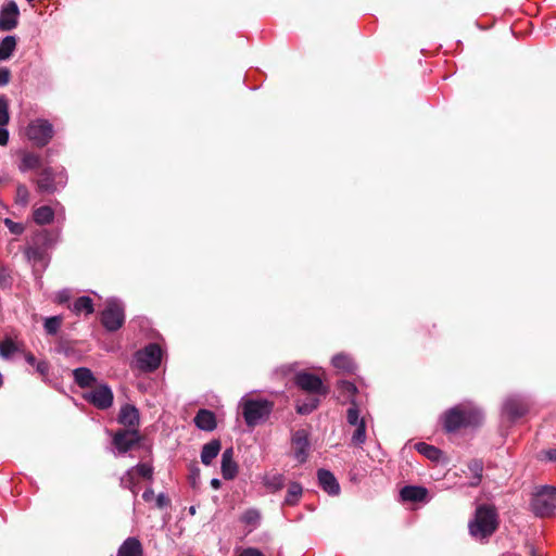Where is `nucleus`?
Listing matches in <instances>:
<instances>
[{
  "label": "nucleus",
  "mask_w": 556,
  "mask_h": 556,
  "mask_svg": "<svg viewBox=\"0 0 556 556\" xmlns=\"http://www.w3.org/2000/svg\"><path fill=\"white\" fill-rule=\"evenodd\" d=\"M58 235L53 231L41 229L36 231L24 250L25 257L35 270H45L49 264L48 251L56 242Z\"/></svg>",
  "instance_id": "obj_1"
},
{
  "label": "nucleus",
  "mask_w": 556,
  "mask_h": 556,
  "mask_svg": "<svg viewBox=\"0 0 556 556\" xmlns=\"http://www.w3.org/2000/svg\"><path fill=\"white\" fill-rule=\"evenodd\" d=\"M482 419V412L470 403L455 405L442 416L443 427L446 432H455L460 428L478 426Z\"/></svg>",
  "instance_id": "obj_2"
},
{
  "label": "nucleus",
  "mask_w": 556,
  "mask_h": 556,
  "mask_svg": "<svg viewBox=\"0 0 556 556\" xmlns=\"http://www.w3.org/2000/svg\"><path fill=\"white\" fill-rule=\"evenodd\" d=\"M498 527V514L494 505L481 504L476 508L473 519L469 521L470 535L477 541L488 540Z\"/></svg>",
  "instance_id": "obj_3"
},
{
  "label": "nucleus",
  "mask_w": 556,
  "mask_h": 556,
  "mask_svg": "<svg viewBox=\"0 0 556 556\" xmlns=\"http://www.w3.org/2000/svg\"><path fill=\"white\" fill-rule=\"evenodd\" d=\"M239 406L248 427H255L265 422L274 409V403L266 399H251L243 396Z\"/></svg>",
  "instance_id": "obj_4"
},
{
  "label": "nucleus",
  "mask_w": 556,
  "mask_h": 556,
  "mask_svg": "<svg viewBox=\"0 0 556 556\" xmlns=\"http://www.w3.org/2000/svg\"><path fill=\"white\" fill-rule=\"evenodd\" d=\"M530 508L536 517L552 516L556 509V488L551 485L538 486L532 493Z\"/></svg>",
  "instance_id": "obj_5"
},
{
  "label": "nucleus",
  "mask_w": 556,
  "mask_h": 556,
  "mask_svg": "<svg viewBox=\"0 0 556 556\" xmlns=\"http://www.w3.org/2000/svg\"><path fill=\"white\" fill-rule=\"evenodd\" d=\"M100 320L109 332H115L121 329L125 323V306L123 302L116 298L109 299L104 309L101 312Z\"/></svg>",
  "instance_id": "obj_6"
},
{
  "label": "nucleus",
  "mask_w": 556,
  "mask_h": 556,
  "mask_svg": "<svg viewBox=\"0 0 556 556\" xmlns=\"http://www.w3.org/2000/svg\"><path fill=\"white\" fill-rule=\"evenodd\" d=\"M162 361V350L156 343H149L135 354L136 367L146 372L156 370Z\"/></svg>",
  "instance_id": "obj_7"
},
{
  "label": "nucleus",
  "mask_w": 556,
  "mask_h": 556,
  "mask_svg": "<svg viewBox=\"0 0 556 556\" xmlns=\"http://www.w3.org/2000/svg\"><path fill=\"white\" fill-rule=\"evenodd\" d=\"M54 135L53 125L45 118L31 121L26 129L27 138L37 147L47 146Z\"/></svg>",
  "instance_id": "obj_8"
},
{
  "label": "nucleus",
  "mask_w": 556,
  "mask_h": 556,
  "mask_svg": "<svg viewBox=\"0 0 556 556\" xmlns=\"http://www.w3.org/2000/svg\"><path fill=\"white\" fill-rule=\"evenodd\" d=\"M110 433V431H108ZM112 445L115 455H125L139 444L141 435L138 429H118L112 433Z\"/></svg>",
  "instance_id": "obj_9"
},
{
  "label": "nucleus",
  "mask_w": 556,
  "mask_h": 556,
  "mask_svg": "<svg viewBox=\"0 0 556 556\" xmlns=\"http://www.w3.org/2000/svg\"><path fill=\"white\" fill-rule=\"evenodd\" d=\"M83 397L101 410L110 408L114 401L113 391L108 383H100L94 390L84 393Z\"/></svg>",
  "instance_id": "obj_10"
},
{
  "label": "nucleus",
  "mask_w": 556,
  "mask_h": 556,
  "mask_svg": "<svg viewBox=\"0 0 556 556\" xmlns=\"http://www.w3.org/2000/svg\"><path fill=\"white\" fill-rule=\"evenodd\" d=\"M294 383L301 390L312 394V395H323L325 396L328 393V388L325 387L323 380L307 371H300L294 377Z\"/></svg>",
  "instance_id": "obj_11"
},
{
  "label": "nucleus",
  "mask_w": 556,
  "mask_h": 556,
  "mask_svg": "<svg viewBox=\"0 0 556 556\" xmlns=\"http://www.w3.org/2000/svg\"><path fill=\"white\" fill-rule=\"evenodd\" d=\"M529 410V404L527 400L520 395L508 396L502 406V413L510 421H515L518 418L525 416Z\"/></svg>",
  "instance_id": "obj_12"
},
{
  "label": "nucleus",
  "mask_w": 556,
  "mask_h": 556,
  "mask_svg": "<svg viewBox=\"0 0 556 556\" xmlns=\"http://www.w3.org/2000/svg\"><path fill=\"white\" fill-rule=\"evenodd\" d=\"M291 443L293 445L294 452L293 456L294 458L300 463L303 464L307 460L308 452L311 447V443L308 440V432L305 429H299L293 432L291 438Z\"/></svg>",
  "instance_id": "obj_13"
},
{
  "label": "nucleus",
  "mask_w": 556,
  "mask_h": 556,
  "mask_svg": "<svg viewBox=\"0 0 556 556\" xmlns=\"http://www.w3.org/2000/svg\"><path fill=\"white\" fill-rule=\"evenodd\" d=\"M18 15L20 11L15 2L11 1L3 7L0 11V31L14 29L17 26Z\"/></svg>",
  "instance_id": "obj_14"
},
{
  "label": "nucleus",
  "mask_w": 556,
  "mask_h": 556,
  "mask_svg": "<svg viewBox=\"0 0 556 556\" xmlns=\"http://www.w3.org/2000/svg\"><path fill=\"white\" fill-rule=\"evenodd\" d=\"M117 421L128 429H137L140 421L139 410L131 404H125L119 409Z\"/></svg>",
  "instance_id": "obj_15"
},
{
  "label": "nucleus",
  "mask_w": 556,
  "mask_h": 556,
  "mask_svg": "<svg viewBox=\"0 0 556 556\" xmlns=\"http://www.w3.org/2000/svg\"><path fill=\"white\" fill-rule=\"evenodd\" d=\"M317 479L319 486L329 495L334 496L340 493V485L334 475L327 469H318Z\"/></svg>",
  "instance_id": "obj_16"
},
{
  "label": "nucleus",
  "mask_w": 556,
  "mask_h": 556,
  "mask_svg": "<svg viewBox=\"0 0 556 556\" xmlns=\"http://www.w3.org/2000/svg\"><path fill=\"white\" fill-rule=\"evenodd\" d=\"M222 476L225 480H232L238 473V465L233 459V448L228 447L222 454Z\"/></svg>",
  "instance_id": "obj_17"
},
{
  "label": "nucleus",
  "mask_w": 556,
  "mask_h": 556,
  "mask_svg": "<svg viewBox=\"0 0 556 556\" xmlns=\"http://www.w3.org/2000/svg\"><path fill=\"white\" fill-rule=\"evenodd\" d=\"M193 421L197 428L207 432L213 431L217 426L215 414L212 410L205 408L198 410Z\"/></svg>",
  "instance_id": "obj_18"
},
{
  "label": "nucleus",
  "mask_w": 556,
  "mask_h": 556,
  "mask_svg": "<svg viewBox=\"0 0 556 556\" xmlns=\"http://www.w3.org/2000/svg\"><path fill=\"white\" fill-rule=\"evenodd\" d=\"M428 490L421 485H405L400 492L404 502H424L427 498Z\"/></svg>",
  "instance_id": "obj_19"
},
{
  "label": "nucleus",
  "mask_w": 556,
  "mask_h": 556,
  "mask_svg": "<svg viewBox=\"0 0 556 556\" xmlns=\"http://www.w3.org/2000/svg\"><path fill=\"white\" fill-rule=\"evenodd\" d=\"M116 556H143V547L139 539L127 538L118 547Z\"/></svg>",
  "instance_id": "obj_20"
},
{
  "label": "nucleus",
  "mask_w": 556,
  "mask_h": 556,
  "mask_svg": "<svg viewBox=\"0 0 556 556\" xmlns=\"http://www.w3.org/2000/svg\"><path fill=\"white\" fill-rule=\"evenodd\" d=\"M72 375L75 383L81 389L89 388L97 382L96 376L87 367L75 368Z\"/></svg>",
  "instance_id": "obj_21"
},
{
  "label": "nucleus",
  "mask_w": 556,
  "mask_h": 556,
  "mask_svg": "<svg viewBox=\"0 0 556 556\" xmlns=\"http://www.w3.org/2000/svg\"><path fill=\"white\" fill-rule=\"evenodd\" d=\"M55 177L51 168H43L37 179V187L40 192L53 193L56 190Z\"/></svg>",
  "instance_id": "obj_22"
},
{
  "label": "nucleus",
  "mask_w": 556,
  "mask_h": 556,
  "mask_svg": "<svg viewBox=\"0 0 556 556\" xmlns=\"http://www.w3.org/2000/svg\"><path fill=\"white\" fill-rule=\"evenodd\" d=\"M262 483L270 493H276L283 489L286 477L279 472L265 473Z\"/></svg>",
  "instance_id": "obj_23"
},
{
  "label": "nucleus",
  "mask_w": 556,
  "mask_h": 556,
  "mask_svg": "<svg viewBox=\"0 0 556 556\" xmlns=\"http://www.w3.org/2000/svg\"><path fill=\"white\" fill-rule=\"evenodd\" d=\"M222 448L220 441L214 439L208 443L204 444L201 451V462L205 466H210L214 458L217 457Z\"/></svg>",
  "instance_id": "obj_24"
},
{
  "label": "nucleus",
  "mask_w": 556,
  "mask_h": 556,
  "mask_svg": "<svg viewBox=\"0 0 556 556\" xmlns=\"http://www.w3.org/2000/svg\"><path fill=\"white\" fill-rule=\"evenodd\" d=\"M467 467L470 472L468 485L471 488L480 485L483 477V462L481 459H471Z\"/></svg>",
  "instance_id": "obj_25"
},
{
  "label": "nucleus",
  "mask_w": 556,
  "mask_h": 556,
  "mask_svg": "<svg viewBox=\"0 0 556 556\" xmlns=\"http://www.w3.org/2000/svg\"><path fill=\"white\" fill-rule=\"evenodd\" d=\"M331 364L334 368L349 374L354 372L356 369V365L352 357L344 353L336 354L331 359Z\"/></svg>",
  "instance_id": "obj_26"
},
{
  "label": "nucleus",
  "mask_w": 556,
  "mask_h": 556,
  "mask_svg": "<svg viewBox=\"0 0 556 556\" xmlns=\"http://www.w3.org/2000/svg\"><path fill=\"white\" fill-rule=\"evenodd\" d=\"M262 515L256 508L247 509L241 516L240 521L249 527V532H252L261 525Z\"/></svg>",
  "instance_id": "obj_27"
},
{
  "label": "nucleus",
  "mask_w": 556,
  "mask_h": 556,
  "mask_svg": "<svg viewBox=\"0 0 556 556\" xmlns=\"http://www.w3.org/2000/svg\"><path fill=\"white\" fill-rule=\"evenodd\" d=\"M68 307L76 315H79L81 313H86L87 315H90L94 311L93 302H92L91 298L88 295L79 296Z\"/></svg>",
  "instance_id": "obj_28"
},
{
  "label": "nucleus",
  "mask_w": 556,
  "mask_h": 556,
  "mask_svg": "<svg viewBox=\"0 0 556 556\" xmlns=\"http://www.w3.org/2000/svg\"><path fill=\"white\" fill-rule=\"evenodd\" d=\"M415 448L418 453L435 463L440 462L443 457V452L440 448L425 442L417 443Z\"/></svg>",
  "instance_id": "obj_29"
},
{
  "label": "nucleus",
  "mask_w": 556,
  "mask_h": 556,
  "mask_svg": "<svg viewBox=\"0 0 556 556\" xmlns=\"http://www.w3.org/2000/svg\"><path fill=\"white\" fill-rule=\"evenodd\" d=\"M17 38L13 35L5 36L0 40V62L11 58L16 49Z\"/></svg>",
  "instance_id": "obj_30"
},
{
  "label": "nucleus",
  "mask_w": 556,
  "mask_h": 556,
  "mask_svg": "<svg viewBox=\"0 0 556 556\" xmlns=\"http://www.w3.org/2000/svg\"><path fill=\"white\" fill-rule=\"evenodd\" d=\"M33 219L38 225L51 224L54 219V212L49 205H42L34 210Z\"/></svg>",
  "instance_id": "obj_31"
},
{
  "label": "nucleus",
  "mask_w": 556,
  "mask_h": 556,
  "mask_svg": "<svg viewBox=\"0 0 556 556\" xmlns=\"http://www.w3.org/2000/svg\"><path fill=\"white\" fill-rule=\"evenodd\" d=\"M303 494V486L299 482H291L288 485L287 494L283 501V505L295 506Z\"/></svg>",
  "instance_id": "obj_32"
},
{
  "label": "nucleus",
  "mask_w": 556,
  "mask_h": 556,
  "mask_svg": "<svg viewBox=\"0 0 556 556\" xmlns=\"http://www.w3.org/2000/svg\"><path fill=\"white\" fill-rule=\"evenodd\" d=\"M41 159L38 154L31 152H25L22 155L21 162L18 164V169L23 173L38 168L40 166Z\"/></svg>",
  "instance_id": "obj_33"
},
{
  "label": "nucleus",
  "mask_w": 556,
  "mask_h": 556,
  "mask_svg": "<svg viewBox=\"0 0 556 556\" xmlns=\"http://www.w3.org/2000/svg\"><path fill=\"white\" fill-rule=\"evenodd\" d=\"M339 396L343 397L344 401H349L350 403L352 400H355V394L357 393L356 386L346 380H340L337 384Z\"/></svg>",
  "instance_id": "obj_34"
},
{
  "label": "nucleus",
  "mask_w": 556,
  "mask_h": 556,
  "mask_svg": "<svg viewBox=\"0 0 556 556\" xmlns=\"http://www.w3.org/2000/svg\"><path fill=\"white\" fill-rule=\"evenodd\" d=\"M319 405V399L317 397H311L307 401H304L302 403L296 404V412L300 415H308L313 410H315Z\"/></svg>",
  "instance_id": "obj_35"
},
{
  "label": "nucleus",
  "mask_w": 556,
  "mask_h": 556,
  "mask_svg": "<svg viewBox=\"0 0 556 556\" xmlns=\"http://www.w3.org/2000/svg\"><path fill=\"white\" fill-rule=\"evenodd\" d=\"M356 429L352 434L351 442L355 446H362L366 442V422L363 421L355 426Z\"/></svg>",
  "instance_id": "obj_36"
},
{
  "label": "nucleus",
  "mask_w": 556,
  "mask_h": 556,
  "mask_svg": "<svg viewBox=\"0 0 556 556\" xmlns=\"http://www.w3.org/2000/svg\"><path fill=\"white\" fill-rule=\"evenodd\" d=\"M131 470L143 479L152 480L153 478V466L149 463H139L136 466L130 467Z\"/></svg>",
  "instance_id": "obj_37"
},
{
  "label": "nucleus",
  "mask_w": 556,
  "mask_h": 556,
  "mask_svg": "<svg viewBox=\"0 0 556 556\" xmlns=\"http://www.w3.org/2000/svg\"><path fill=\"white\" fill-rule=\"evenodd\" d=\"M61 325H62L61 316H51V317H48L45 319L43 328L48 334L54 336L58 333Z\"/></svg>",
  "instance_id": "obj_38"
},
{
  "label": "nucleus",
  "mask_w": 556,
  "mask_h": 556,
  "mask_svg": "<svg viewBox=\"0 0 556 556\" xmlns=\"http://www.w3.org/2000/svg\"><path fill=\"white\" fill-rule=\"evenodd\" d=\"M346 420L351 426H356L365 421L364 418L359 417V409L357 407L355 400H352L351 406L348 408Z\"/></svg>",
  "instance_id": "obj_39"
},
{
  "label": "nucleus",
  "mask_w": 556,
  "mask_h": 556,
  "mask_svg": "<svg viewBox=\"0 0 556 556\" xmlns=\"http://www.w3.org/2000/svg\"><path fill=\"white\" fill-rule=\"evenodd\" d=\"M17 351V345L11 339H5L0 342V356L2 358L9 359Z\"/></svg>",
  "instance_id": "obj_40"
},
{
  "label": "nucleus",
  "mask_w": 556,
  "mask_h": 556,
  "mask_svg": "<svg viewBox=\"0 0 556 556\" xmlns=\"http://www.w3.org/2000/svg\"><path fill=\"white\" fill-rule=\"evenodd\" d=\"M9 122V101L5 96H0V126H7Z\"/></svg>",
  "instance_id": "obj_41"
},
{
  "label": "nucleus",
  "mask_w": 556,
  "mask_h": 556,
  "mask_svg": "<svg viewBox=\"0 0 556 556\" xmlns=\"http://www.w3.org/2000/svg\"><path fill=\"white\" fill-rule=\"evenodd\" d=\"M29 201V192L25 185L20 184L16 187L15 202L21 206H26Z\"/></svg>",
  "instance_id": "obj_42"
},
{
  "label": "nucleus",
  "mask_w": 556,
  "mask_h": 556,
  "mask_svg": "<svg viewBox=\"0 0 556 556\" xmlns=\"http://www.w3.org/2000/svg\"><path fill=\"white\" fill-rule=\"evenodd\" d=\"M137 476L130 468L126 470V472L119 479V485L123 489L127 488H135V484H137Z\"/></svg>",
  "instance_id": "obj_43"
},
{
  "label": "nucleus",
  "mask_w": 556,
  "mask_h": 556,
  "mask_svg": "<svg viewBox=\"0 0 556 556\" xmlns=\"http://www.w3.org/2000/svg\"><path fill=\"white\" fill-rule=\"evenodd\" d=\"M4 225L9 228L10 232L16 236H20L24 232L25 227L21 223H15L10 218H4Z\"/></svg>",
  "instance_id": "obj_44"
},
{
  "label": "nucleus",
  "mask_w": 556,
  "mask_h": 556,
  "mask_svg": "<svg viewBox=\"0 0 556 556\" xmlns=\"http://www.w3.org/2000/svg\"><path fill=\"white\" fill-rule=\"evenodd\" d=\"M12 286V278L7 267L0 266V288L8 289Z\"/></svg>",
  "instance_id": "obj_45"
},
{
  "label": "nucleus",
  "mask_w": 556,
  "mask_h": 556,
  "mask_svg": "<svg viewBox=\"0 0 556 556\" xmlns=\"http://www.w3.org/2000/svg\"><path fill=\"white\" fill-rule=\"evenodd\" d=\"M35 369L46 380L50 371V364L48 361L41 359L36 363Z\"/></svg>",
  "instance_id": "obj_46"
},
{
  "label": "nucleus",
  "mask_w": 556,
  "mask_h": 556,
  "mask_svg": "<svg viewBox=\"0 0 556 556\" xmlns=\"http://www.w3.org/2000/svg\"><path fill=\"white\" fill-rule=\"evenodd\" d=\"M189 480H190L191 486L197 488L199 480H200V469L197 465H193L190 468Z\"/></svg>",
  "instance_id": "obj_47"
},
{
  "label": "nucleus",
  "mask_w": 556,
  "mask_h": 556,
  "mask_svg": "<svg viewBox=\"0 0 556 556\" xmlns=\"http://www.w3.org/2000/svg\"><path fill=\"white\" fill-rule=\"evenodd\" d=\"M72 293L68 289L59 291L55 295V302L59 304L67 303L71 300Z\"/></svg>",
  "instance_id": "obj_48"
},
{
  "label": "nucleus",
  "mask_w": 556,
  "mask_h": 556,
  "mask_svg": "<svg viewBox=\"0 0 556 556\" xmlns=\"http://www.w3.org/2000/svg\"><path fill=\"white\" fill-rule=\"evenodd\" d=\"M238 556H265V555L256 547H245L239 552Z\"/></svg>",
  "instance_id": "obj_49"
},
{
  "label": "nucleus",
  "mask_w": 556,
  "mask_h": 556,
  "mask_svg": "<svg viewBox=\"0 0 556 556\" xmlns=\"http://www.w3.org/2000/svg\"><path fill=\"white\" fill-rule=\"evenodd\" d=\"M11 78V72L7 67H0V87H4L9 84Z\"/></svg>",
  "instance_id": "obj_50"
},
{
  "label": "nucleus",
  "mask_w": 556,
  "mask_h": 556,
  "mask_svg": "<svg viewBox=\"0 0 556 556\" xmlns=\"http://www.w3.org/2000/svg\"><path fill=\"white\" fill-rule=\"evenodd\" d=\"M155 503H156L157 508L162 509V508L169 506L170 501L166 494L160 493L156 496Z\"/></svg>",
  "instance_id": "obj_51"
},
{
  "label": "nucleus",
  "mask_w": 556,
  "mask_h": 556,
  "mask_svg": "<svg viewBox=\"0 0 556 556\" xmlns=\"http://www.w3.org/2000/svg\"><path fill=\"white\" fill-rule=\"evenodd\" d=\"M9 142V130L7 126H0V146H7Z\"/></svg>",
  "instance_id": "obj_52"
},
{
  "label": "nucleus",
  "mask_w": 556,
  "mask_h": 556,
  "mask_svg": "<svg viewBox=\"0 0 556 556\" xmlns=\"http://www.w3.org/2000/svg\"><path fill=\"white\" fill-rule=\"evenodd\" d=\"M24 358L26 361L27 364H29L30 366L35 367L36 366V363H38L39 361H37V358L34 356L33 353L30 352H26L24 353Z\"/></svg>",
  "instance_id": "obj_53"
},
{
  "label": "nucleus",
  "mask_w": 556,
  "mask_h": 556,
  "mask_svg": "<svg viewBox=\"0 0 556 556\" xmlns=\"http://www.w3.org/2000/svg\"><path fill=\"white\" fill-rule=\"evenodd\" d=\"M153 496H154V491H153L151 488H148V489L143 492V494H142V498H143V501H146V502L151 501V500L153 498Z\"/></svg>",
  "instance_id": "obj_54"
},
{
  "label": "nucleus",
  "mask_w": 556,
  "mask_h": 556,
  "mask_svg": "<svg viewBox=\"0 0 556 556\" xmlns=\"http://www.w3.org/2000/svg\"><path fill=\"white\" fill-rule=\"evenodd\" d=\"M546 458L551 462L556 463V448L548 450L546 452Z\"/></svg>",
  "instance_id": "obj_55"
},
{
  "label": "nucleus",
  "mask_w": 556,
  "mask_h": 556,
  "mask_svg": "<svg viewBox=\"0 0 556 556\" xmlns=\"http://www.w3.org/2000/svg\"><path fill=\"white\" fill-rule=\"evenodd\" d=\"M211 485H212L213 489L218 490L220 488V485H222V482H220L219 479L213 478L211 480Z\"/></svg>",
  "instance_id": "obj_56"
},
{
  "label": "nucleus",
  "mask_w": 556,
  "mask_h": 556,
  "mask_svg": "<svg viewBox=\"0 0 556 556\" xmlns=\"http://www.w3.org/2000/svg\"><path fill=\"white\" fill-rule=\"evenodd\" d=\"M127 490H129L132 493L134 497L136 498L139 493V485L137 483V484H135V488H127Z\"/></svg>",
  "instance_id": "obj_57"
},
{
  "label": "nucleus",
  "mask_w": 556,
  "mask_h": 556,
  "mask_svg": "<svg viewBox=\"0 0 556 556\" xmlns=\"http://www.w3.org/2000/svg\"><path fill=\"white\" fill-rule=\"evenodd\" d=\"M195 513H197L195 506H190L189 507V514L193 516V515H195Z\"/></svg>",
  "instance_id": "obj_58"
},
{
  "label": "nucleus",
  "mask_w": 556,
  "mask_h": 556,
  "mask_svg": "<svg viewBox=\"0 0 556 556\" xmlns=\"http://www.w3.org/2000/svg\"><path fill=\"white\" fill-rule=\"evenodd\" d=\"M532 556H536L534 549L531 551Z\"/></svg>",
  "instance_id": "obj_59"
}]
</instances>
